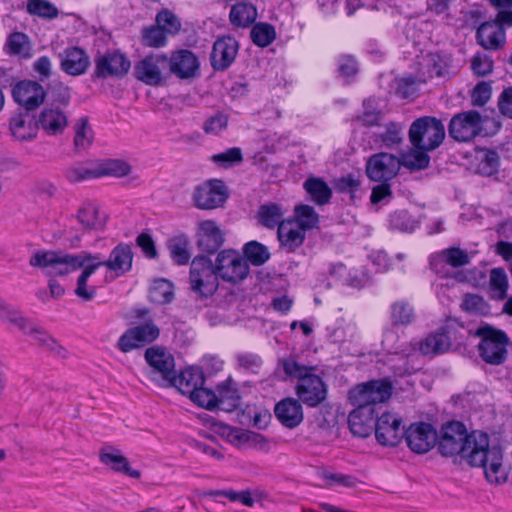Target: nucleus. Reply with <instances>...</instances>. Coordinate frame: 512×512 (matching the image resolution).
<instances>
[{"instance_id": "nucleus-51", "label": "nucleus", "mask_w": 512, "mask_h": 512, "mask_svg": "<svg viewBox=\"0 0 512 512\" xmlns=\"http://www.w3.org/2000/svg\"><path fill=\"white\" fill-rule=\"evenodd\" d=\"M403 127L400 124L391 122L385 126V130L377 135V139L381 141L386 148H393L401 144Z\"/></svg>"}, {"instance_id": "nucleus-6", "label": "nucleus", "mask_w": 512, "mask_h": 512, "mask_svg": "<svg viewBox=\"0 0 512 512\" xmlns=\"http://www.w3.org/2000/svg\"><path fill=\"white\" fill-rule=\"evenodd\" d=\"M486 120L476 110L459 112L449 122V136L457 142H470L482 134Z\"/></svg>"}, {"instance_id": "nucleus-11", "label": "nucleus", "mask_w": 512, "mask_h": 512, "mask_svg": "<svg viewBox=\"0 0 512 512\" xmlns=\"http://www.w3.org/2000/svg\"><path fill=\"white\" fill-rule=\"evenodd\" d=\"M131 66L130 60L122 53L109 51L99 54L94 59V79L121 78Z\"/></svg>"}, {"instance_id": "nucleus-46", "label": "nucleus", "mask_w": 512, "mask_h": 512, "mask_svg": "<svg viewBox=\"0 0 512 512\" xmlns=\"http://www.w3.org/2000/svg\"><path fill=\"white\" fill-rule=\"evenodd\" d=\"M246 259L254 266L263 265L270 258L268 248L257 241H250L243 247Z\"/></svg>"}, {"instance_id": "nucleus-15", "label": "nucleus", "mask_w": 512, "mask_h": 512, "mask_svg": "<svg viewBox=\"0 0 512 512\" xmlns=\"http://www.w3.org/2000/svg\"><path fill=\"white\" fill-rule=\"evenodd\" d=\"M145 360L152 368V379L159 382L161 386L170 380L174 373V357L165 348L152 346L145 351Z\"/></svg>"}, {"instance_id": "nucleus-52", "label": "nucleus", "mask_w": 512, "mask_h": 512, "mask_svg": "<svg viewBox=\"0 0 512 512\" xmlns=\"http://www.w3.org/2000/svg\"><path fill=\"white\" fill-rule=\"evenodd\" d=\"M441 261L452 267H462L470 263V255L466 250H462L458 247H451L443 250L439 254Z\"/></svg>"}, {"instance_id": "nucleus-7", "label": "nucleus", "mask_w": 512, "mask_h": 512, "mask_svg": "<svg viewBox=\"0 0 512 512\" xmlns=\"http://www.w3.org/2000/svg\"><path fill=\"white\" fill-rule=\"evenodd\" d=\"M218 279L225 282L238 283L244 280L249 274L247 261L239 252L232 249L220 251L214 263Z\"/></svg>"}, {"instance_id": "nucleus-42", "label": "nucleus", "mask_w": 512, "mask_h": 512, "mask_svg": "<svg viewBox=\"0 0 512 512\" xmlns=\"http://www.w3.org/2000/svg\"><path fill=\"white\" fill-rule=\"evenodd\" d=\"M74 145L78 151L89 148L94 139V133L87 117L79 118L74 126Z\"/></svg>"}, {"instance_id": "nucleus-4", "label": "nucleus", "mask_w": 512, "mask_h": 512, "mask_svg": "<svg viewBox=\"0 0 512 512\" xmlns=\"http://www.w3.org/2000/svg\"><path fill=\"white\" fill-rule=\"evenodd\" d=\"M474 335L481 337L478 349L486 363L500 365L505 361L509 338L503 331L485 325L479 327Z\"/></svg>"}, {"instance_id": "nucleus-40", "label": "nucleus", "mask_w": 512, "mask_h": 512, "mask_svg": "<svg viewBox=\"0 0 512 512\" xmlns=\"http://www.w3.org/2000/svg\"><path fill=\"white\" fill-rule=\"evenodd\" d=\"M189 240L185 235L174 236L167 241L170 256L178 265H185L191 257L188 250Z\"/></svg>"}, {"instance_id": "nucleus-9", "label": "nucleus", "mask_w": 512, "mask_h": 512, "mask_svg": "<svg viewBox=\"0 0 512 512\" xmlns=\"http://www.w3.org/2000/svg\"><path fill=\"white\" fill-rule=\"evenodd\" d=\"M168 72V57L163 53H151L143 57L134 66L135 77L151 86H157Z\"/></svg>"}, {"instance_id": "nucleus-31", "label": "nucleus", "mask_w": 512, "mask_h": 512, "mask_svg": "<svg viewBox=\"0 0 512 512\" xmlns=\"http://www.w3.org/2000/svg\"><path fill=\"white\" fill-rule=\"evenodd\" d=\"M90 260V252L81 251L77 254L57 253L54 264L47 273L49 275L65 276L82 268Z\"/></svg>"}, {"instance_id": "nucleus-17", "label": "nucleus", "mask_w": 512, "mask_h": 512, "mask_svg": "<svg viewBox=\"0 0 512 512\" xmlns=\"http://www.w3.org/2000/svg\"><path fill=\"white\" fill-rule=\"evenodd\" d=\"M405 440L409 448L418 454L430 451L437 440V433L432 425L427 423H415L404 432Z\"/></svg>"}, {"instance_id": "nucleus-5", "label": "nucleus", "mask_w": 512, "mask_h": 512, "mask_svg": "<svg viewBox=\"0 0 512 512\" xmlns=\"http://www.w3.org/2000/svg\"><path fill=\"white\" fill-rule=\"evenodd\" d=\"M189 282L191 289L204 297L213 295L219 286L213 262L206 256L195 257L191 262Z\"/></svg>"}, {"instance_id": "nucleus-30", "label": "nucleus", "mask_w": 512, "mask_h": 512, "mask_svg": "<svg viewBox=\"0 0 512 512\" xmlns=\"http://www.w3.org/2000/svg\"><path fill=\"white\" fill-rule=\"evenodd\" d=\"M278 240L287 251H295L305 239V231L299 222L292 219L282 221L278 226Z\"/></svg>"}, {"instance_id": "nucleus-56", "label": "nucleus", "mask_w": 512, "mask_h": 512, "mask_svg": "<svg viewBox=\"0 0 512 512\" xmlns=\"http://www.w3.org/2000/svg\"><path fill=\"white\" fill-rule=\"evenodd\" d=\"M296 219L294 221L301 224L304 231L311 229L318 223V215L314 208L309 205H299L295 208Z\"/></svg>"}, {"instance_id": "nucleus-12", "label": "nucleus", "mask_w": 512, "mask_h": 512, "mask_svg": "<svg viewBox=\"0 0 512 512\" xmlns=\"http://www.w3.org/2000/svg\"><path fill=\"white\" fill-rule=\"evenodd\" d=\"M401 168L400 158L380 152L369 157L366 163V174L374 182H389L395 178Z\"/></svg>"}, {"instance_id": "nucleus-58", "label": "nucleus", "mask_w": 512, "mask_h": 512, "mask_svg": "<svg viewBox=\"0 0 512 512\" xmlns=\"http://www.w3.org/2000/svg\"><path fill=\"white\" fill-rule=\"evenodd\" d=\"M57 251L52 250H37L29 258V265L33 268L51 270L54 260L57 256Z\"/></svg>"}, {"instance_id": "nucleus-23", "label": "nucleus", "mask_w": 512, "mask_h": 512, "mask_svg": "<svg viewBox=\"0 0 512 512\" xmlns=\"http://www.w3.org/2000/svg\"><path fill=\"white\" fill-rule=\"evenodd\" d=\"M38 129L55 136L62 134L68 126L66 113L57 106H48L41 110L37 118Z\"/></svg>"}, {"instance_id": "nucleus-35", "label": "nucleus", "mask_w": 512, "mask_h": 512, "mask_svg": "<svg viewBox=\"0 0 512 512\" xmlns=\"http://www.w3.org/2000/svg\"><path fill=\"white\" fill-rule=\"evenodd\" d=\"M99 268V262L95 263L92 260H88L85 265L82 266V272L77 279L75 294L84 301L92 300L96 295V288L89 286L87 281L89 277Z\"/></svg>"}, {"instance_id": "nucleus-53", "label": "nucleus", "mask_w": 512, "mask_h": 512, "mask_svg": "<svg viewBox=\"0 0 512 512\" xmlns=\"http://www.w3.org/2000/svg\"><path fill=\"white\" fill-rule=\"evenodd\" d=\"M65 176L71 183L95 179L98 178L97 166L88 167L85 165H75L66 170Z\"/></svg>"}, {"instance_id": "nucleus-20", "label": "nucleus", "mask_w": 512, "mask_h": 512, "mask_svg": "<svg viewBox=\"0 0 512 512\" xmlns=\"http://www.w3.org/2000/svg\"><path fill=\"white\" fill-rule=\"evenodd\" d=\"M225 234L214 220H205L199 223L197 232V246L206 253H214L224 243Z\"/></svg>"}, {"instance_id": "nucleus-64", "label": "nucleus", "mask_w": 512, "mask_h": 512, "mask_svg": "<svg viewBox=\"0 0 512 512\" xmlns=\"http://www.w3.org/2000/svg\"><path fill=\"white\" fill-rule=\"evenodd\" d=\"M491 98V86L486 82L478 83L472 91L471 101L474 106H483Z\"/></svg>"}, {"instance_id": "nucleus-44", "label": "nucleus", "mask_w": 512, "mask_h": 512, "mask_svg": "<svg viewBox=\"0 0 512 512\" xmlns=\"http://www.w3.org/2000/svg\"><path fill=\"white\" fill-rule=\"evenodd\" d=\"M173 297V285L165 279L155 280L149 289V298L156 304L170 303Z\"/></svg>"}, {"instance_id": "nucleus-2", "label": "nucleus", "mask_w": 512, "mask_h": 512, "mask_svg": "<svg viewBox=\"0 0 512 512\" xmlns=\"http://www.w3.org/2000/svg\"><path fill=\"white\" fill-rule=\"evenodd\" d=\"M281 363L285 374L298 380L295 390L304 404L316 407L326 399L327 387L317 374L316 366L303 365L293 357L285 358Z\"/></svg>"}, {"instance_id": "nucleus-3", "label": "nucleus", "mask_w": 512, "mask_h": 512, "mask_svg": "<svg viewBox=\"0 0 512 512\" xmlns=\"http://www.w3.org/2000/svg\"><path fill=\"white\" fill-rule=\"evenodd\" d=\"M445 138L443 123L435 117L424 116L416 119L410 126L409 139L420 150H434Z\"/></svg>"}, {"instance_id": "nucleus-28", "label": "nucleus", "mask_w": 512, "mask_h": 512, "mask_svg": "<svg viewBox=\"0 0 512 512\" xmlns=\"http://www.w3.org/2000/svg\"><path fill=\"white\" fill-rule=\"evenodd\" d=\"M279 422L287 428L297 427L304 418L301 403L294 398H285L279 401L274 408Z\"/></svg>"}, {"instance_id": "nucleus-54", "label": "nucleus", "mask_w": 512, "mask_h": 512, "mask_svg": "<svg viewBox=\"0 0 512 512\" xmlns=\"http://www.w3.org/2000/svg\"><path fill=\"white\" fill-rule=\"evenodd\" d=\"M27 11L32 15L49 19L55 18L58 15L56 7L46 0H28Z\"/></svg>"}, {"instance_id": "nucleus-21", "label": "nucleus", "mask_w": 512, "mask_h": 512, "mask_svg": "<svg viewBox=\"0 0 512 512\" xmlns=\"http://www.w3.org/2000/svg\"><path fill=\"white\" fill-rule=\"evenodd\" d=\"M9 130L15 141H33L38 134L37 120L28 111L14 114L9 121Z\"/></svg>"}, {"instance_id": "nucleus-19", "label": "nucleus", "mask_w": 512, "mask_h": 512, "mask_svg": "<svg viewBox=\"0 0 512 512\" xmlns=\"http://www.w3.org/2000/svg\"><path fill=\"white\" fill-rule=\"evenodd\" d=\"M198 69V58L190 50H177L168 58V72L176 75L180 79H188L195 76Z\"/></svg>"}, {"instance_id": "nucleus-41", "label": "nucleus", "mask_w": 512, "mask_h": 512, "mask_svg": "<svg viewBox=\"0 0 512 512\" xmlns=\"http://www.w3.org/2000/svg\"><path fill=\"white\" fill-rule=\"evenodd\" d=\"M6 47L10 54L18 55L25 59L32 57V44L29 37L24 33L14 32L10 34L6 42Z\"/></svg>"}, {"instance_id": "nucleus-25", "label": "nucleus", "mask_w": 512, "mask_h": 512, "mask_svg": "<svg viewBox=\"0 0 512 512\" xmlns=\"http://www.w3.org/2000/svg\"><path fill=\"white\" fill-rule=\"evenodd\" d=\"M374 412V407L356 406L349 414V428L355 436L365 438L372 433L373 429L375 430L376 420Z\"/></svg>"}, {"instance_id": "nucleus-61", "label": "nucleus", "mask_w": 512, "mask_h": 512, "mask_svg": "<svg viewBox=\"0 0 512 512\" xmlns=\"http://www.w3.org/2000/svg\"><path fill=\"white\" fill-rule=\"evenodd\" d=\"M156 23L163 28L167 34H175L181 27L179 19L168 10L161 11L157 14Z\"/></svg>"}, {"instance_id": "nucleus-24", "label": "nucleus", "mask_w": 512, "mask_h": 512, "mask_svg": "<svg viewBox=\"0 0 512 512\" xmlns=\"http://www.w3.org/2000/svg\"><path fill=\"white\" fill-rule=\"evenodd\" d=\"M59 57L61 69L71 76L84 74L90 66V57L80 47H68Z\"/></svg>"}, {"instance_id": "nucleus-16", "label": "nucleus", "mask_w": 512, "mask_h": 512, "mask_svg": "<svg viewBox=\"0 0 512 512\" xmlns=\"http://www.w3.org/2000/svg\"><path fill=\"white\" fill-rule=\"evenodd\" d=\"M403 435L402 419L398 415L386 412L376 420L375 436L381 445L395 446Z\"/></svg>"}, {"instance_id": "nucleus-62", "label": "nucleus", "mask_w": 512, "mask_h": 512, "mask_svg": "<svg viewBox=\"0 0 512 512\" xmlns=\"http://www.w3.org/2000/svg\"><path fill=\"white\" fill-rule=\"evenodd\" d=\"M393 198V193L388 182H380L371 191L370 201L374 205H386Z\"/></svg>"}, {"instance_id": "nucleus-43", "label": "nucleus", "mask_w": 512, "mask_h": 512, "mask_svg": "<svg viewBox=\"0 0 512 512\" xmlns=\"http://www.w3.org/2000/svg\"><path fill=\"white\" fill-rule=\"evenodd\" d=\"M508 278L502 268H493L489 276L490 297L496 300H503L507 296Z\"/></svg>"}, {"instance_id": "nucleus-48", "label": "nucleus", "mask_w": 512, "mask_h": 512, "mask_svg": "<svg viewBox=\"0 0 512 512\" xmlns=\"http://www.w3.org/2000/svg\"><path fill=\"white\" fill-rule=\"evenodd\" d=\"M415 319L413 308L406 302H396L392 305L391 321L394 326H406Z\"/></svg>"}, {"instance_id": "nucleus-10", "label": "nucleus", "mask_w": 512, "mask_h": 512, "mask_svg": "<svg viewBox=\"0 0 512 512\" xmlns=\"http://www.w3.org/2000/svg\"><path fill=\"white\" fill-rule=\"evenodd\" d=\"M229 191L222 180L212 179L194 189L192 199L198 209L212 210L221 207L228 199Z\"/></svg>"}, {"instance_id": "nucleus-63", "label": "nucleus", "mask_w": 512, "mask_h": 512, "mask_svg": "<svg viewBox=\"0 0 512 512\" xmlns=\"http://www.w3.org/2000/svg\"><path fill=\"white\" fill-rule=\"evenodd\" d=\"M471 69L478 76H486L493 70V61L484 53H477L471 59Z\"/></svg>"}, {"instance_id": "nucleus-37", "label": "nucleus", "mask_w": 512, "mask_h": 512, "mask_svg": "<svg viewBox=\"0 0 512 512\" xmlns=\"http://www.w3.org/2000/svg\"><path fill=\"white\" fill-rule=\"evenodd\" d=\"M303 187L311 200L318 205H325L331 199L332 191L330 187L320 178H308L304 182Z\"/></svg>"}, {"instance_id": "nucleus-60", "label": "nucleus", "mask_w": 512, "mask_h": 512, "mask_svg": "<svg viewBox=\"0 0 512 512\" xmlns=\"http://www.w3.org/2000/svg\"><path fill=\"white\" fill-rule=\"evenodd\" d=\"M242 159L241 149L237 147L229 148L222 153L212 156V160L223 168L232 167L233 165L240 163Z\"/></svg>"}, {"instance_id": "nucleus-33", "label": "nucleus", "mask_w": 512, "mask_h": 512, "mask_svg": "<svg viewBox=\"0 0 512 512\" xmlns=\"http://www.w3.org/2000/svg\"><path fill=\"white\" fill-rule=\"evenodd\" d=\"M229 18L234 26L246 28L255 22L257 9L249 2L240 1L232 6Z\"/></svg>"}, {"instance_id": "nucleus-55", "label": "nucleus", "mask_w": 512, "mask_h": 512, "mask_svg": "<svg viewBox=\"0 0 512 512\" xmlns=\"http://www.w3.org/2000/svg\"><path fill=\"white\" fill-rule=\"evenodd\" d=\"M143 43L149 47H162L166 44L167 33L158 24L142 31Z\"/></svg>"}, {"instance_id": "nucleus-38", "label": "nucleus", "mask_w": 512, "mask_h": 512, "mask_svg": "<svg viewBox=\"0 0 512 512\" xmlns=\"http://www.w3.org/2000/svg\"><path fill=\"white\" fill-rule=\"evenodd\" d=\"M285 209L276 203L263 204L258 209L259 223L269 229H273L283 221Z\"/></svg>"}, {"instance_id": "nucleus-47", "label": "nucleus", "mask_w": 512, "mask_h": 512, "mask_svg": "<svg viewBox=\"0 0 512 512\" xmlns=\"http://www.w3.org/2000/svg\"><path fill=\"white\" fill-rule=\"evenodd\" d=\"M461 307L464 311L481 315V316H487L490 314V306L485 301V299L477 294H466L463 298Z\"/></svg>"}, {"instance_id": "nucleus-50", "label": "nucleus", "mask_w": 512, "mask_h": 512, "mask_svg": "<svg viewBox=\"0 0 512 512\" xmlns=\"http://www.w3.org/2000/svg\"><path fill=\"white\" fill-rule=\"evenodd\" d=\"M275 37V29L268 23H258L251 30L252 41L260 47L268 46L274 41Z\"/></svg>"}, {"instance_id": "nucleus-13", "label": "nucleus", "mask_w": 512, "mask_h": 512, "mask_svg": "<svg viewBox=\"0 0 512 512\" xmlns=\"http://www.w3.org/2000/svg\"><path fill=\"white\" fill-rule=\"evenodd\" d=\"M160 330L152 322L134 326L128 329L118 340L117 346L122 352H129L150 344L159 337Z\"/></svg>"}, {"instance_id": "nucleus-59", "label": "nucleus", "mask_w": 512, "mask_h": 512, "mask_svg": "<svg viewBox=\"0 0 512 512\" xmlns=\"http://www.w3.org/2000/svg\"><path fill=\"white\" fill-rule=\"evenodd\" d=\"M236 361L239 368L252 374H259L263 364L261 357L254 353H240L236 355Z\"/></svg>"}, {"instance_id": "nucleus-32", "label": "nucleus", "mask_w": 512, "mask_h": 512, "mask_svg": "<svg viewBox=\"0 0 512 512\" xmlns=\"http://www.w3.org/2000/svg\"><path fill=\"white\" fill-rule=\"evenodd\" d=\"M217 407L226 412H232L240 404V394L237 384L231 379L219 383L216 386Z\"/></svg>"}, {"instance_id": "nucleus-1", "label": "nucleus", "mask_w": 512, "mask_h": 512, "mask_svg": "<svg viewBox=\"0 0 512 512\" xmlns=\"http://www.w3.org/2000/svg\"><path fill=\"white\" fill-rule=\"evenodd\" d=\"M438 449L443 456H460L472 467H481L488 482L502 484L508 478L500 443L480 430L467 433L465 425L452 421L442 427Z\"/></svg>"}, {"instance_id": "nucleus-29", "label": "nucleus", "mask_w": 512, "mask_h": 512, "mask_svg": "<svg viewBox=\"0 0 512 512\" xmlns=\"http://www.w3.org/2000/svg\"><path fill=\"white\" fill-rule=\"evenodd\" d=\"M99 459L101 463L115 472L126 474L135 479L141 475L138 470L131 468L128 459L114 446L103 447L99 452Z\"/></svg>"}, {"instance_id": "nucleus-8", "label": "nucleus", "mask_w": 512, "mask_h": 512, "mask_svg": "<svg viewBox=\"0 0 512 512\" xmlns=\"http://www.w3.org/2000/svg\"><path fill=\"white\" fill-rule=\"evenodd\" d=\"M392 394V385L384 380H372L358 384L349 392V400L354 406H370L387 401Z\"/></svg>"}, {"instance_id": "nucleus-27", "label": "nucleus", "mask_w": 512, "mask_h": 512, "mask_svg": "<svg viewBox=\"0 0 512 512\" xmlns=\"http://www.w3.org/2000/svg\"><path fill=\"white\" fill-rule=\"evenodd\" d=\"M204 383L202 372L198 368H188L181 371L178 375L175 372L170 376L163 386H173L182 394L190 396L199 386Z\"/></svg>"}, {"instance_id": "nucleus-34", "label": "nucleus", "mask_w": 512, "mask_h": 512, "mask_svg": "<svg viewBox=\"0 0 512 512\" xmlns=\"http://www.w3.org/2000/svg\"><path fill=\"white\" fill-rule=\"evenodd\" d=\"M451 346L447 331L441 330L428 335L420 344V351L425 355H435L446 352Z\"/></svg>"}, {"instance_id": "nucleus-49", "label": "nucleus", "mask_w": 512, "mask_h": 512, "mask_svg": "<svg viewBox=\"0 0 512 512\" xmlns=\"http://www.w3.org/2000/svg\"><path fill=\"white\" fill-rule=\"evenodd\" d=\"M427 150L417 149L409 153L403 154L400 158L401 166H405L411 170H421L428 167L430 158L426 153Z\"/></svg>"}, {"instance_id": "nucleus-36", "label": "nucleus", "mask_w": 512, "mask_h": 512, "mask_svg": "<svg viewBox=\"0 0 512 512\" xmlns=\"http://www.w3.org/2000/svg\"><path fill=\"white\" fill-rule=\"evenodd\" d=\"M77 220L85 230L102 229L105 221L99 214V208L94 203H85L77 212Z\"/></svg>"}, {"instance_id": "nucleus-39", "label": "nucleus", "mask_w": 512, "mask_h": 512, "mask_svg": "<svg viewBox=\"0 0 512 512\" xmlns=\"http://www.w3.org/2000/svg\"><path fill=\"white\" fill-rule=\"evenodd\" d=\"M452 59L447 54L430 53L425 58L429 77H442L449 73Z\"/></svg>"}, {"instance_id": "nucleus-22", "label": "nucleus", "mask_w": 512, "mask_h": 512, "mask_svg": "<svg viewBox=\"0 0 512 512\" xmlns=\"http://www.w3.org/2000/svg\"><path fill=\"white\" fill-rule=\"evenodd\" d=\"M238 52L237 41L230 36L219 38L215 41L211 52V65L216 70L227 69Z\"/></svg>"}, {"instance_id": "nucleus-14", "label": "nucleus", "mask_w": 512, "mask_h": 512, "mask_svg": "<svg viewBox=\"0 0 512 512\" xmlns=\"http://www.w3.org/2000/svg\"><path fill=\"white\" fill-rule=\"evenodd\" d=\"M90 260L99 262V268L104 266L115 277H120L131 270L133 262V253L129 245L120 243L113 248L109 257L105 259L101 254L90 253Z\"/></svg>"}, {"instance_id": "nucleus-57", "label": "nucleus", "mask_w": 512, "mask_h": 512, "mask_svg": "<svg viewBox=\"0 0 512 512\" xmlns=\"http://www.w3.org/2000/svg\"><path fill=\"white\" fill-rule=\"evenodd\" d=\"M189 397L194 403L205 409L213 410L217 407L216 393L202 386H199Z\"/></svg>"}, {"instance_id": "nucleus-18", "label": "nucleus", "mask_w": 512, "mask_h": 512, "mask_svg": "<svg viewBox=\"0 0 512 512\" xmlns=\"http://www.w3.org/2000/svg\"><path fill=\"white\" fill-rule=\"evenodd\" d=\"M12 96L15 102L29 111L34 110L44 102L46 93L39 83L25 80L14 86Z\"/></svg>"}, {"instance_id": "nucleus-26", "label": "nucleus", "mask_w": 512, "mask_h": 512, "mask_svg": "<svg viewBox=\"0 0 512 512\" xmlns=\"http://www.w3.org/2000/svg\"><path fill=\"white\" fill-rule=\"evenodd\" d=\"M476 38L484 49L497 50L504 45L506 34L500 23L493 20L484 22L478 27Z\"/></svg>"}, {"instance_id": "nucleus-45", "label": "nucleus", "mask_w": 512, "mask_h": 512, "mask_svg": "<svg viewBox=\"0 0 512 512\" xmlns=\"http://www.w3.org/2000/svg\"><path fill=\"white\" fill-rule=\"evenodd\" d=\"M98 178L102 176L124 177L131 172V166L118 159H109L97 165Z\"/></svg>"}]
</instances>
